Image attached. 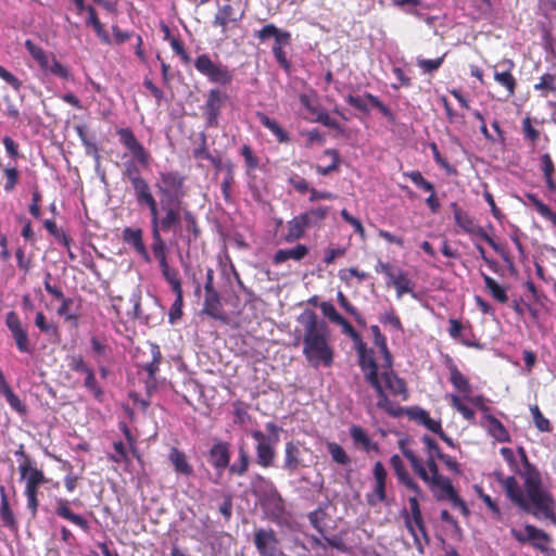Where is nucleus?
Wrapping results in <instances>:
<instances>
[{
	"label": "nucleus",
	"instance_id": "f3484780",
	"mask_svg": "<svg viewBox=\"0 0 556 556\" xmlns=\"http://www.w3.org/2000/svg\"><path fill=\"white\" fill-rule=\"evenodd\" d=\"M119 142L131 153L134 159L142 166L150 162V154L141 142L138 141L131 128H119L116 130Z\"/></svg>",
	"mask_w": 556,
	"mask_h": 556
},
{
	"label": "nucleus",
	"instance_id": "de8ad7c7",
	"mask_svg": "<svg viewBox=\"0 0 556 556\" xmlns=\"http://www.w3.org/2000/svg\"><path fill=\"white\" fill-rule=\"evenodd\" d=\"M35 326L40 330V332L51 336V337H59L60 330L55 323L48 321L46 315L43 312L39 311L36 314L35 317Z\"/></svg>",
	"mask_w": 556,
	"mask_h": 556
},
{
	"label": "nucleus",
	"instance_id": "bb28decb",
	"mask_svg": "<svg viewBox=\"0 0 556 556\" xmlns=\"http://www.w3.org/2000/svg\"><path fill=\"white\" fill-rule=\"evenodd\" d=\"M55 514L60 518L79 527L85 532H88L90 529L88 521L83 516L75 514L71 509L70 502L66 498H56Z\"/></svg>",
	"mask_w": 556,
	"mask_h": 556
},
{
	"label": "nucleus",
	"instance_id": "7c9ffc66",
	"mask_svg": "<svg viewBox=\"0 0 556 556\" xmlns=\"http://www.w3.org/2000/svg\"><path fill=\"white\" fill-rule=\"evenodd\" d=\"M437 501L446 500L454 491L453 483L447 477H440L426 483Z\"/></svg>",
	"mask_w": 556,
	"mask_h": 556
},
{
	"label": "nucleus",
	"instance_id": "412c9836",
	"mask_svg": "<svg viewBox=\"0 0 556 556\" xmlns=\"http://www.w3.org/2000/svg\"><path fill=\"white\" fill-rule=\"evenodd\" d=\"M123 241L132 247L135 252L146 262H151V256L143 242V231L141 228L125 227L122 231Z\"/></svg>",
	"mask_w": 556,
	"mask_h": 556
},
{
	"label": "nucleus",
	"instance_id": "ddd939ff",
	"mask_svg": "<svg viewBox=\"0 0 556 556\" xmlns=\"http://www.w3.org/2000/svg\"><path fill=\"white\" fill-rule=\"evenodd\" d=\"M253 542L260 556H286L280 546V541L271 528L255 529Z\"/></svg>",
	"mask_w": 556,
	"mask_h": 556
},
{
	"label": "nucleus",
	"instance_id": "052dcab7",
	"mask_svg": "<svg viewBox=\"0 0 556 556\" xmlns=\"http://www.w3.org/2000/svg\"><path fill=\"white\" fill-rule=\"evenodd\" d=\"M25 48L27 49L29 54L37 61L41 68L48 67V60L50 59V56L41 47L35 45L30 39H27L25 41Z\"/></svg>",
	"mask_w": 556,
	"mask_h": 556
},
{
	"label": "nucleus",
	"instance_id": "680f3d73",
	"mask_svg": "<svg viewBox=\"0 0 556 556\" xmlns=\"http://www.w3.org/2000/svg\"><path fill=\"white\" fill-rule=\"evenodd\" d=\"M326 446L334 463L345 466L351 462L343 447L337 442H327Z\"/></svg>",
	"mask_w": 556,
	"mask_h": 556
},
{
	"label": "nucleus",
	"instance_id": "4be33fe9",
	"mask_svg": "<svg viewBox=\"0 0 556 556\" xmlns=\"http://www.w3.org/2000/svg\"><path fill=\"white\" fill-rule=\"evenodd\" d=\"M375 478L374 493L368 495V503L375 505L381 503L387 498L386 483H387V470L381 462H376L372 469Z\"/></svg>",
	"mask_w": 556,
	"mask_h": 556
},
{
	"label": "nucleus",
	"instance_id": "4c0bfd02",
	"mask_svg": "<svg viewBox=\"0 0 556 556\" xmlns=\"http://www.w3.org/2000/svg\"><path fill=\"white\" fill-rule=\"evenodd\" d=\"M1 491V504H0V518L4 527L9 528L12 531H16L18 523L15 519V516L10 507L8 495L4 491V488L0 489Z\"/></svg>",
	"mask_w": 556,
	"mask_h": 556
},
{
	"label": "nucleus",
	"instance_id": "0e129e2a",
	"mask_svg": "<svg viewBox=\"0 0 556 556\" xmlns=\"http://www.w3.org/2000/svg\"><path fill=\"white\" fill-rule=\"evenodd\" d=\"M10 405V407L21 416L27 415V406L21 401V399L14 393L12 388L8 389L2 393Z\"/></svg>",
	"mask_w": 556,
	"mask_h": 556
},
{
	"label": "nucleus",
	"instance_id": "e433bc0d",
	"mask_svg": "<svg viewBox=\"0 0 556 556\" xmlns=\"http://www.w3.org/2000/svg\"><path fill=\"white\" fill-rule=\"evenodd\" d=\"M241 17L242 15L236 16L232 5L227 3L218 8L213 20V26L222 27L223 31H226L229 23H237Z\"/></svg>",
	"mask_w": 556,
	"mask_h": 556
},
{
	"label": "nucleus",
	"instance_id": "5701e85b",
	"mask_svg": "<svg viewBox=\"0 0 556 556\" xmlns=\"http://www.w3.org/2000/svg\"><path fill=\"white\" fill-rule=\"evenodd\" d=\"M230 455L228 442L218 441L208 451L210 463L218 472L229 467Z\"/></svg>",
	"mask_w": 556,
	"mask_h": 556
},
{
	"label": "nucleus",
	"instance_id": "f8f14e48",
	"mask_svg": "<svg viewBox=\"0 0 556 556\" xmlns=\"http://www.w3.org/2000/svg\"><path fill=\"white\" fill-rule=\"evenodd\" d=\"M510 534L520 544L529 543L533 548L542 553L548 552V545L552 542V538L547 532L530 523L525 526L523 531L513 528Z\"/></svg>",
	"mask_w": 556,
	"mask_h": 556
},
{
	"label": "nucleus",
	"instance_id": "2f4dec72",
	"mask_svg": "<svg viewBox=\"0 0 556 556\" xmlns=\"http://www.w3.org/2000/svg\"><path fill=\"white\" fill-rule=\"evenodd\" d=\"M308 254V248L305 244L299 243L292 249H280L274 257L275 265L281 264L288 260L301 261Z\"/></svg>",
	"mask_w": 556,
	"mask_h": 556
},
{
	"label": "nucleus",
	"instance_id": "8fccbe9b",
	"mask_svg": "<svg viewBox=\"0 0 556 556\" xmlns=\"http://www.w3.org/2000/svg\"><path fill=\"white\" fill-rule=\"evenodd\" d=\"M392 285L396 289V295L399 299L406 293H412L414 290V285L412 280L408 278V275L403 270H399L396 277L393 279Z\"/></svg>",
	"mask_w": 556,
	"mask_h": 556
},
{
	"label": "nucleus",
	"instance_id": "3c124183",
	"mask_svg": "<svg viewBox=\"0 0 556 556\" xmlns=\"http://www.w3.org/2000/svg\"><path fill=\"white\" fill-rule=\"evenodd\" d=\"M535 91H540L542 97H547L549 92H556V75L545 73L540 77V81L533 86Z\"/></svg>",
	"mask_w": 556,
	"mask_h": 556
},
{
	"label": "nucleus",
	"instance_id": "72a5a7b5",
	"mask_svg": "<svg viewBox=\"0 0 556 556\" xmlns=\"http://www.w3.org/2000/svg\"><path fill=\"white\" fill-rule=\"evenodd\" d=\"M260 123L267 128L271 134L276 137V140L279 143H289L291 138L289 134L279 125V123L269 116H267L263 112H257L256 114Z\"/></svg>",
	"mask_w": 556,
	"mask_h": 556
},
{
	"label": "nucleus",
	"instance_id": "a19ab883",
	"mask_svg": "<svg viewBox=\"0 0 556 556\" xmlns=\"http://www.w3.org/2000/svg\"><path fill=\"white\" fill-rule=\"evenodd\" d=\"M450 327H448V334L451 338L455 340H459L460 343L468 348H475L478 350L483 349V344H481L479 341H471L466 338L462 337V331L464 330V325L460 320L451 318L448 320Z\"/></svg>",
	"mask_w": 556,
	"mask_h": 556
},
{
	"label": "nucleus",
	"instance_id": "4d7b16f0",
	"mask_svg": "<svg viewBox=\"0 0 556 556\" xmlns=\"http://www.w3.org/2000/svg\"><path fill=\"white\" fill-rule=\"evenodd\" d=\"M163 29L165 31V39H169V43L174 52L180 56L182 63L188 64L190 63L191 59L190 55L185 50L184 43L176 37H170V30L168 26L164 25Z\"/></svg>",
	"mask_w": 556,
	"mask_h": 556
},
{
	"label": "nucleus",
	"instance_id": "f704fd0d",
	"mask_svg": "<svg viewBox=\"0 0 556 556\" xmlns=\"http://www.w3.org/2000/svg\"><path fill=\"white\" fill-rule=\"evenodd\" d=\"M250 464L251 459L249 451L247 445L242 443L238 446V459L233 464L229 465L228 471L230 475L243 477L248 472Z\"/></svg>",
	"mask_w": 556,
	"mask_h": 556
},
{
	"label": "nucleus",
	"instance_id": "473e14b6",
	"mask_svg": "<svg viewBox=\"0 0 556 556\" xmlns=\"http://www.w3.org/2000/svg\"><path fill=\"white\" fill-rule=\"evenodd\" d=\"M168 459L170 460L177 473L185 477H190L193 475V468L189 464L185 452L178 450L177 447H172L168 454Z\"/></svg>",
	"mask_w": 556,
	"mask_h": 556
},
{
	"label": "nucleus",
	"instance_id": "864d4df0",
	"mask_svg": "<svg viewBox=\"0 0 556 556\" xmlns=\"http://www.w3.org/2000/svg\"><path fill=\"white\" fill-rule=\"evenodd\" d=\"M325 154L331 156L332 162L328 166L316 165L315 169L318 174L323 176H328L332 172H338L341 164L340 153L336 149H327L325 150Z\"/></svg>",
	"mask_w": 556,
	"mask_h": 556
},
{
	"label": "nucleus",
	"instance_id": "6e6552de",
	"mask_svg": "<svg viewBox=\"0 0 556 556\" xmlns=\"http://www.w3.org/2000/svg\"><path fill=\"white\" fill-rule=\"evenodd\" d=\"M20 480L24 482V495L26 507L31 518H36L39 508L38 493L41 485L48 482L45 472L38 467H30L28 464L20 468Z\"/></svg>",
	"mask_w": 556,
	"mask_h": 556
},
{
	"label": "nucleus",
	"instance_id": "39448f33",
	"mask_svg": "<svg viewBox=\"0 0 556 556\" xmlns=\"http://www.w3.org/2000/svg\"><path fill=\"white\" fill-rule=\"evenodd\" d=\"M517 452L520 456L522 468L518 467L515 453L510 447H501L500 450L504 460L517 475L523 478L527 495L530 496L535 504H543V500H549V492L543 488L541 473L536 467L530 463L526 450L522 446L518 447Z\"/></svg>",
	"mask_w": 556,
	"mask_h": 556
},
{
	"label": "nucleus",
	"instance_id": "37998d69",
	"mask_svg": "<svg viewBox=\"0 0 556 556\" xmlns=\"http://www.w3.org/2000/svg\"><path fill=\"white\" fill-rule=\"evenodd\" d=\"M481 276L483 278L485 289L490 292L491 296L502 304L506 303L508 301L506 289L500 286L496 280L489 275L481 273Z\"/></svg>",
	"mask_w": 556,
	"mask_h": 556
},
{
	"label": "nucleus",
	"instance_id": "79ce46f5",
	"mask_svg": "<svg viewBox=\"0 0 556 556\" xmlns=\"http://www.w3.org/2000/svg\"><path fill=\"white\" fill-rule=\"evenodd\" d=\"M152 235V244L151 250L153 256L159 263L160 268L167 265V247L165 240L163 239L161 233L151 232Z\"/></svg>",
	"mask_w": 556,
	"mask_h": 556
},
{
	"label": "nucleus",
	"instance_id": "2eb2a0df",
	"mask_svg": "<svg viewBox=\"0 0 556 556\" xmlns=\"http://www.w3.org/2000/svg\"><path fill=\"white\" fill-rule=\"evenodd\" d=\"M124 166L123 176L131 184L137 203L142 205V202L153 194L150 185L134 162H126Z\"/></svg>",
	"mask_w": 556,
	"mask_h": 556
},
{
	"label": "nucleus",
	"instance_id": "58836bf2",
	"mask_svg": "<svg viewBox=\"0 0 556 556\" xmlns=\"http://www.w3.org/2000/svg\"><path fill=\"white\" fill-rule=\"evenodd\" d=\"M263 502L270 508L273 518H279L286 511L285 500L277 488H273L271 492L267 493L266 497L263 498Z\"/></svg>",
	"mask_w": 556,
	"mask_h": 556
},
{
	"label": "nucleus",
	"instance_id": "5fc2aeb1",
	"mask_svg": "<svg viewBox=\"0 0 556 556\" xmlns=\"http://www.w3.org/2000/svg\"><path fill=\"white\" fill-rule=\"evenodd\" d=\"M162 275L166 282L170 286L173 292L182 291L179 271L169 266V264L161 267Z\"/></svg>",
	"mask_w": 556,
	"mask_h": 556
},
{
	"label": "nucleus",
	"instance_id": "a18cd8bd",
	"mask_svg": "<svg viewBox=\"0 0 556 556\" xmlns=\"http://www.w3.org/2000/svg\"><path fill=\"white\" fill-rule=\"evenodd\" d=\"M250 486L254 494H263L264 498L267 493L271 492L273 488H276L270 479L260 473H255L251 477Z\"/></svg>",
	"mask_w": 556,
	"mask_h": 556
},
{
	"label": "nucleus",
	"instance_id": "603ef678",
	"mask_svg": "<svg viewBox=\"0 0 556 556\" xmlns=\"http://www.w3.org/2000/svg\"><path fill=\"white\" fill-rule=\"evenodd\" d=\"M447 400H448L451 406L454 409H456L464 417V419H466L468 421L475 420V417H476L475 410L472 408H470L469 406H467L463 402V400L460 399L459 395L450 394V395H447Z\"/></svg>",
	"mask_w": 556,
	"mask_h": 556
},
{
	"label": "nucleus",
	"instance_id": "c9c22d12",
	"mask_svg": "<svg viewBox=\"0 0 556 556\" xmlns=\"http://www.w3.org/2000/svg\"><path fill=\"white\" fill-rule=\"evenodd\" d=\"M486 421L488 433L494 438L497 442H510V435L506 427L493 415H486L484 417Z\"/></svg>",
	"mask_w": 556,
	"mask_h": 556
},
{
	"label": "nucleus",
	"instance_id": "cd10ccee",
	"mask_svg": "<svg viewBox=\"0 0 556 556\" xmlns=\"http://www.w3.org/2000/svg\"><path fill=\"white\" fill-rule=\"evenodd\" d=\"M451 208L454 214L455 224L462 228L464 232L477 237L480 231H482L483 228L477 225L471 216L459 207L456 202L451 203Z\"/></svg>",
	"mask_w": 556,
	"mask_h": 556
},
{
	"label": "nucleus",
	"instance_id": "6e6d98bb",
	"mask_svg": "<svg viewBox=\"0 0 556 556\" xmlns=\"http://www.w3.org/2000/svg\"><path fill=\"white\" fill-rule=\"evenodd\" d=\"M370 331L374 336L375 344L379 348L380 352L383 355V359L386 363L390 365V361L392 358V354L390 353L387 345V338L381 333L379 326L372 325L370 327Z\"/></svg>",
	"mask_w": 556,
	"mask_h": 556
},
{
	"label": "nucleus",
	"instance_id": "f257e3e1",
	"mask_svg": "<svg viewBox=\"0 0 556 556\" xmlns=\"http://www.w3.org/2000/svg\"><path fill=\"white\" fill-rule=\"evenodd\" d=\"M155 189L160 201L152 194L141 205L149 208L151 232L176 231L184 219V212L189 211L185 202L186 176L178 170L160 172Z\"/></svg>",
	"mask_w": 556,
	"mask_h": 556
},
{
	"label": "nucleus",
	"instance_id": "dca6fc26",
	"mask_svg": "<svg viewBox=\"0 0 556 556\" xmlns=\"http://www.w3.org/2000/svg\"><path fill=\"white\" fill-rule=\"evenodd\" d=\"M382 368L383 370L379 375V378L383 390H389L391 395L400 397L402 401H406L409 396L406 382L394 372L392 368V359L390 361V365L384 362Z\"/></svg>",
	"mask_w": 556,
	"mask_h": 556
},
{
	"label": "nucleus",
	"instance_id": "4468645a",
	"mask_svg": "<svg viewBox=\"0 0 556 556\" xmlns=\"http://www.w3.org/2000/svg\"><path fill=\"white\" fill-rule=\"evenodd\" d=\"M5 325L14 339L16 349L22 354L31 355L35 348L30 343L27 329L23 326L18 315L11 311L5 315Z\"/></svg>",
	"mask_w": 556,
	"mask_h": 556
},
{
	"label": "nucleus",
	"instance_id": "774afa93",
	"mask_svg": "<svg viewBox=\"0 0 556 556\" xmlns=\"http://www.w3.org/2000/svg\"><path fill=\"white\" fill-rule=\"evenodd\" d=\"M430 149H431V152H432V155H433V159L435 161V163L445 170V173L447 175H451V176H456L458 175V172L456 169L455 166L451 165L446 159H444L440 151H439V148L437 146V143L432 142L430 143Z\"/></svg>",
	"mask_w": 556,
	"mask_h": 556
},
{
	"label": "nucleus",
	"instance_id": "f03ea898",
	"mask_svg": "<svg viewBox=\"0 0 556 556\" xmlns=\"http://www.w3.org/2000/svg\"><path fill=\"white\" fill-rule=\"evenodd\" d=\"M303 327V355L315 368L330 367L333 363L334 352L330 344V328L312 309H305L299 317Z\"/></svg>",
	"mask_w": 556,
	"mask_h": 556
},
{
	"label": "nucleus",
	"instance_id": "b1692460",
	"mask_svg": "<svg viewBox=\"0 0 556 556\" xmlns=\"http://www.w3.org/2000/svg\"><path fill=\"white\" fill-rule=\"evenodd\" d=\"M255 37L258 38L261 42H264L269 38H274L273 47H280L281 49L291 42V34L278 28L274 24H266L263 26L255 33Z\"/></svg>",
	"mask_w": 556,
	"mask_h": 556
},
{
	"label": "nucleus",
	"instance_id": "49530a36",
	"mask_svg": "<svg viewBox=\"0 0 556 556\" xmlns=\"http://www.w3.org/2000/svg\"><path fill=\"white\" fill-rule=\"evenodd\" d=\"M328 212L329 208L327 206H324L308 210L302 213V215L303 217H305L308 228H319L323 225L324 220L327 218Z\"/></svg>",
	"mask_w": 556,
	"mask_h": 556
},
{
	"label": "nucleus",
	"instance_id": "aec40b11",
	"mask_svg": "<svg viewBox=\"0 0 556 556\" xmlns=\"http://www.w3.org/2000/svg\"><path fill=\"white\" fill-rule=\"evenodd\" d=\"M226 99V94L220 92L218 89H211L207 94V99L203 106L204 116L207 126L215 127L218 124V116L220 114L223 101Z\"/></svg>",
	"mask_w": 556,
	"mask_h": 556
},
{
	"label": "nucleus",
	"instance_id": "a878e982",
	"mask_svg": "<svg viewBox=\"0 0 556 556\" xmlns=\"http://www.w3.org/2000/svg\"><path fill=\"white\" fill-rule=\"evenodd\" d=\"M201 313L210 316L215 320H220L223 323L227 321V316L223 311L222 299L218 291L205 293Z\"/></svg>",
	"mask_w": 556,
	"mask_h": 556
},
{
	"label": "nucleus",
	"instance_id": "e2e57ef3",
	"mask_svg": "<svg viewBox=\"0 0 556 556\" xmlns=\"http://www.w3.org/2000/svg\"><path fill=\"white\" fill-rule=\"evenodd\" d=\"M337 300H338L339 305L346 313H349L351 316H353L355 321L358 325H362V326L365 325V320H364L363 316L361 315V313L358 312V309L354 305L351 304V302L348 300V298L344 295V293L342 291H339L337 293Z\"/></svg>",
	"mask_w": 556,
	"mask_h": 556
},
{
	"label": "nucleus",
	"instance_id": "bf43d9fd",
	"mask_svg": "<svg viewBox=\"0 0 556 556\" xmlns=\"http://www.w3.org/2000/svg\"><path fill=\"white\" fill-rule=\"evenodd\" d=\"M542 170L544 174L546 186L549 190H555L556 185L553 179V174L555 172L554 163L548 153H545L541 156Z\"/></svg>",
	"mask_w": 556,
	"mask_h": 556
},
{
	"label": "nucleus",
	"instance_id": "ea45409f",
	"mask_svg": "<svg viewBox=\"0 0 556 556\" xmlns=\"http://www.w3.org/2000/svg\"><path fill=\"white\" fill-rule=\"evenodd\" d=\"M409 416L416 422L422 425L433 433L441 431L442 425L440 420H434L430 417L429 413L422 408H416L409 412Z\"/></svg>",
	"mask_w": 556,
	"mask_h": 556
},
{
	"label": "nucleus",
	"instance_id": "9b49d317",
	"mask_svg": "<svg viewBox=\"0 0 556 556\" xmlns=\"http://www.w3.org/2000/svg\"><path fill=\"white\" fill-rule=\"evenodd\" d=\"M68 368L77 374L84 375V387L98 401L104 396L103 389L100 387L94 370L86 363L81 354H72L66 357Z\"/></svg>",
	"mask_w": 556,
	"mask_h": 556
},
{
	"label": "nucleus",
	"instance_id": "1a4fd4ad",
	"mask_svg": "<svg viewBox=\"0 0 556 556\" xmlns=\"http://www.w3.org/2000/svg\"><path fill=\"white\" fill-rule=\"evenodd\" d=\"M199 74L215 85L228 86L233 80V71L222 62H214L208 53H202L194 60Z\"/></svg>",
	"mask_w": 556,
	"mask_h": 556
},
{
	"label": "nucleus",
	"instance_id": "6ab92c4d",
	"mask_svg": "<svg viewBox=\"0 0 556 556\" xmlns=\"http://www.w3.org/2000/svg\"><path fill=\"white\" fill-rule=\"evenodd\" d=\"M344 99L352 108L364 114L369 113V108L367 104V102H369L374 108L378 109L384 117L389 119L393 118L391 110L384 103H382L377 96H374L369 92H365L363 97L348 94Z\"/></svg>",
	"mask_w": 556,
	"mask_h": 556
},
{
	"label": "nucleus",
	"instance_id": "69168bd1",
	"mask_svg": "<svg viewBox=\"0 0 556 556\" xmlns=\"http://www.w3.org/2000/svg\"><path fill=\"white\" fill-rule=\"evenodd\" d=\"M351 438L355 444H361L365 451L371 448V440L366 431L359 426H352L350 429Z\"/></svg>",
	"mask_w": 556,
	"mask_h": 556
},
{
	"label": "nucleus",
	"instance_id": "423d86ee",
	"mask_svg": "<svg viewBox=\"0 0 556 556\" xmlns=\"http://www.w3.org/2000/svg\"><path fill=\"white\" fill-rule=\"evenodd\" d=\"M356 352L358 356V365L364 372L365 379L377 393V407L391 416H399L400 409L395 407V405L390 401L387 392L383 390L379 378L378 365L376 363L374 350L368 349L366 343L358 342L356 344Z\"/></svg>",
	"mask_w": 556,
	"mask_h": 556
},
{
	"label": "nucleus",
	"instance_id": "09e8293b",
	"mask_svg": "<svg viewBox=\"0 0 556 556\" xmlns=\"http://www.w3.org/2000/svg\"><path fill=\"white\" fill-rule=\"evenodd\" d=\"M232 408L235 425L244 426L251 420L252 417L249 414L250 405L248 403L237 400L232 403Z\"/></svg>",
	"mask_w": 556,
	"mask_h": 556
},
{
	"label": "nucleus",
	"instance_id": "0eeeda50",
	"mask_svg": "<svg viewBox=\"0 0 556 556\" xmlns=\"http://www.w3.org/2000/svg\"><path fill=\"white\" fill-rule=\"evenodd\" d=\"M267 433L260 429L250 431V435L255 441V464L262 468L274 467L277 452L276 446L280 440L282 429L274 422L265 425Z\"/></svg>",
	"mask_w": 556,
	"mask_h": 556
},
{
	"label": "nucleus",
	"instance_id": "20e7f679",
	"mask_svg": "<svg viewBox=\"0 0 556 556\" xmlns=\"http://www.w3.org/2000/svg\"><path fill=\"white\" fill-rule=\"evenodd\" d=\"M496 480L504 488L507 498L518 508L536 519H545L553 526H556V502L549 492V500H543V504H535L520 488L514 476L505 477L502 472H494Z\"/></svg>",
	"mask_w": 556,
	"mask_h": 556
},
{
	"label": "nucleus",
	"instance_id": "c85d7f7f",
	"mask_svg": "<svg viewBox=\"0 0 556 556\" xmlns=\"http://www.w3.org/2000/svg\"><path fill=\"white\" fill-rule=\"evenodd\" d=\"M307 229V222L305 217H303L302 213L294 216L287 223V233L285 235V241L291 243L302 239L305 236Z\"/></svg>",
	"mask_w": 556,
	"mask_h": 556
},
{
	"label": "nucleus",
	"instance_id": "a211bd4d",
	"mask_svg": "<svg viewBox=\"0 0 556 556\" xmlns=\"http://www.w3.org/2000/svg\"><path fill=\"white\" fill-rule=\"evenodd\" d=\"M515 63L510 59H503L493 66L494 80L505 88L507 96L513 97L517 89V79L513 75Z\"/></svg>",
	"mask_w": 556,
	"mask_h": 556
},
{
	"label": "nucleus",
	"instance_id": "9d476101",
	"mask_svg": "<svg viewBox=\"0 0 556 556\" xmlns=\"http://www.w3.org/2000/svg\"><path fill=\"white\" fill-rule=\"evenodd\" d=\"M399 447L405 458L409 462L412 469L414 472L425 482L432 481L437 478L442 477L439 471V466L437 464L438 457H427L426 463L410 448L406 446V441L401 440L399 442Z\"/></svg>",
	"mask_w": 556,
	"mask_h": 556
},
{
	"label": "nucleus",
	"instance_id": "c756f323",
	"mask_svg": "<svg viewBox=\"0 0 556 556\" xmlns=\"http://www.w3.org/2000/svg\"><path fill=\"white\" fill-rule=\"evenodd\" d=\"M301 462V451L299 446L292 441L287 442L285 445L283 469L292 475L299 470Z\"/></svg>",
	"mask_w": 556,
	"mask_h": 556
},
{
	"label": "nucleus",
	"instance_id": "13d9d810",
	"mask_svg": "<svg viewBox=\"0 0 556 556\" xmlns=\"http://www.w3.org/2000/svg\"><path fill=\"white\" fill-rule=\"evenodd\" d=\"M41 70H43L45 72H49L54 76H58L65 80H70L73 78L71 71L66 66L61 64L54 56L48 60V67H42Z\"/></svg>",
	"mask_w": 556,
	"mask_h": 556
},
{
	"label": "nucleus",
	"instance_id": "c03bdc74",
	"mask_svg": "<svg viewBox=\"0 0 556 556\" xmlns=\"http://www.w3.org/2000/svg\"><path fill=\"white\" fill-rule=\"evenodd\" d=\"M308 521L312 527L320 534L326 532V520L329 518L325 506H318L315 510L308 513Z\"/></svg>",
	"mask_w": 556,
	"mask_h": 556
},
{
	"label": "nucleus",
	"instance_id": "7ed1b4c3",
	"mask_svg": "<svg viewBox=\"0 0 556 556\" xmlns=\"http://www.w3.org/2000/svg\"><path fill=\"white\" fill-rule=\"evenodd\" d=\"M390 465L394 470L399 482L415 493V496L408 498L409 513L405 511L404 521L408 532L413 535L416 547L422 552L424 544H429L430 540L426 530L418 496L421 495V489L410 477L402 458L395 454L390 458Z\"/></svg>",
	"mask_w": 556,
	"mask_h": 556
},
{
	"label": "nucleus",
	"instance_id": "393cba45",
	"mask_svg": "<svg viewBox=\"0 0 556 556\" xmlns=\"http://www.w3.org/2000/svg\"><path fill=\"white\" fill-rule=\"evenodd\" d=\"M445 365L450 372L448 380L454 387V389L462 393L464 397H468V395H470L472 392V388L469 383L468 378L462 374L457 365L450 356H446Z\"/></svg>",
	"mask_w": 556,
	"mask_h": 556
},
{
	"label": "nucleus",
	"instance_id": "338daca9",
	"mask_svg": "<svg viewBox=\"0 0 556 556\" xmlns=\"http://www.w3.org/2000/svg\"><path fill=\"white\" fill-rule=\"evenodd\" d=\"M530 412L532 414L533 422L539 431H541V432H551L552 431V426H551L549 420L546 417H544V415L542 414V412L540 410L538 405L530 406Z\"/></svg>",
	"mask_w": 556,
	"mask_h": 556
}]
</instances>
